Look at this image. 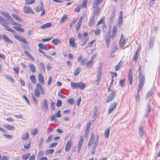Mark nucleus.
<instances>
[{"label": "nucleus", "instance_id": "1", "mask_svg": "<svg viewBox=\"0 0 160 160\" xmlns=\"http://www.w3.org/2000/svg\"><path fill=\"white\" fill-rule=\"evenodd\" d=\"M99 136H97L95 138L94 133L92 132L91 133V137L88 144V147L89 148L91 147V145L93 143V146L91 149V153L92 154H94L96 151V147L98 143L99 140Z\"/></svg>", "mask_w": 160, "mask_h": 160}, {"label": "nucleus", "instance_id": "2", "mask_svg": "<svg viewBox=\"0 0 160 160\" xmlns=\"http://www.w3.org/2000/svg\"><path fill=\"white\" fill-rule=\"evenodd\" d=\"M145 82V78L144 76H142L141 78L139 80V83H138V88L137 92H139L140 91L141 89L143 87Z\"/></svg>", "mask_w": 160, "mask_h": 160}, {"label": "nucleus", "instance_id": "3", "mask_svg": "<svg viewBox=\"0 0 160 160\" xmlns=\"http://www.w3.org/2000/svg\"><path fill=\"white\" fill-rule=\"evenodd\" d=\"M13 37L15 39L21 42H23L25 44L27 43V42L25 38H23L22 36L17 34H14Z\"/></svg>", "mask_w": 160, "mask_h": 160}, {"label": "nucleus", "instance_id": "4", "mask_svg": "<svg viewBox=\"0 0 160 160\" xmlns=\"http://www.w3.org/2000/svg\"><path fill=\"white\" fill-rule=\"evenodd\" d=\"M116 95V93L114 91H113L112 92L109 94L106 99V102H111L115 97Z\"/></svg>", "mask_w": 160, "mask_h": 160}, {"label": "nucleus", "instance_id": "5", "mask_svg": "<svg viewBox=\"0 0 160 160\" xmlns=\"http://www.w3.org/2000/svg\"><path fill=\"white\" fill-rule=\"evenodd\" d=\"M23 9L24 12L26 14L30 13L34 14V13L32 10L29 6H25L23 7Z\"/></svg>", "mask_w": 160, "mask_h": 160}, {"label": "nucleus", "instance_id": "6", "mask_svg": "<svg viewBox=\"0 0 160 160\" xmlns=\"http://www.w3.org/2000/svg\"><path fill=\"white\" fill-rule=\"evenodd\" d=\"M72 142L71 139H69L67 142L65 147V150L66 152H68L71 148Z\"/></svg>", "mask_w": 160, "mask_h": 160}, {"label": "nucleus", "instance_id": "7", "mask_svg": "<svg viewBox=\"0 0 160 160\" xmlns=\"http://www.w3.org/2000/svg\"><path fill=\"white\" fill-rule=\"evenodd\" d=\"M83 136H81L79 142H78V153L79 152L81 148L82 147L83 142Z\"/></svg>", "mask_w": 160, "mask_h": 160}, {"label": "nucleus", "instance_id": "8", "mask_svg": "<svg viewBox=\"0 0 160 160\" xmlns=\"http://www.w3.org/2000/svg\"><path fill=\"white\" fill-rule=\"evenodd\" d=\"M123 12L121 11L119 13V17L118 20V25L120 27L122 23Z\"/></svg>", "mask_w": 160, "mask_h": 160}, {"label": "nucleus", "instance_id": "9", "mask_svg": "<svg viewBox=\"0 0 160 160\" xmlns=\"http://www.w3.org/2000/svg\"><path fill=\"white\" fill-rule=\"evenodd\" d=\"M75 39L74 38H71L69 39V45L72 47L76 48V44L75 42Z\"/></svg>", "mask_w": 160, "mask_h": 160}, {"label": "nucleus", "instance_id": "10", "mask_svg": "<svg viewBox=\"0 0 160 160\" xmlns=\"http://www.w3.org/2000/svg\"><path fill=\"white\" fill-rule=\"evenodd\" d=\"M117 105V104L116 102H114L113 104L111 105L109 108V109L108 111V113L109 114L111 113L113 110L116 108Z\"/></svg>", "mask_w": 160, "mask_h": 160}, {"label": "nucleus", "instance_id": "11", "mask_svg": "<svg viewBox=\"0 0 160 160\" xmlns=\"http://www.w3.org/2000/svg\"><path fill=\"white\" fill-rule=\"evenodd\" d=\"M36 89H38L39 91H40L41 94L44 95L45 93L44 90L43 89L42 86L39 83H38L36 85Z\"/></svg>", "mask_w": 160, "mask_h": 160}, {"label": "nucleus", "instance_id": "12", "mask_svg": "<svg viewBox=\"0 0 160 160\" xmlns=\"http://www.w3.org/2000/svg\"><path fill=\"white\" fill-rule=\"evenodd\" d=\"M128 80L130 84H131L132 81V72L131 69L129 70L128 75Z\"/></svg>", "mask_w": 160, "mask_h": 160}, {"label": "nucleus", "instance_id": "13", "mask_svg": "<svg viewBox=\"0 0 160 160\" xmlns=\"http://www.w3.org/2000/svg\"><path fill=\"white\" fill-rule=\"evenodd\" d=\"M42 108L45 112H47L48 109V101L46 99H44L43 101Z\"/></svg>", "mask_w": 160, "mask_h": 160}, {"label": "nucleus", "instance_id": "14", "mask_svg": "<svg viewBox=\"0 0 160 160\" xmlns=\"http://www.w3.org/2000/svg\"><path fill=\"white\" fill-rule=\"evenodd\" d=\"M52 26V24L51 22H49L42 25L41 26V28L42 29L44 30L46 28L51 27Z\"/></svg>", "mask_w": 160, "mask_h": 160}, {"label": "nucleus", "instance_id": "15", "mask_svg": "<svg viewBox=\"0 0 160 160\" xmlns=\"http://www.w3.org/2000/svg\"><path fill=\"white\" fill-rule=\"evenodd\" d=\"M40 6H37L35 8V10L37 12H39L41 11V9H42L44 7L43 5V2L42 1H41L40 2Z\"/></svg>", "mask_w": 160, "mask_h": 160}, {"label": "nucleus", "instance_id": "16", "mask_svg": "<svg viewBox=\"0 0 160 160\" xmlns=\"http://www.w3.org/2000/svg\"><path fill=\"white\" fill-rule=\"evenodd\" d=\"M126 42V39L123 38V36L122 34L121 36L120 39L119 41V45L121 47H123Z\"/></svg>", "mask_w": 160, "mask_h": 160}, {"label": "nucleus", "instance_id": "17", "mask_svg": "<svg viewBox=\"0 0 160 160\" xmlns=\"http://www.w3.org/2000/svg\"><path fill=\"white\" fill-rule=\"evenodd\" d=\"M39 68L41 72L43 73L45 71V67L42 63H40L39 64Z\"/></svg>", "mask_w": 160, "mask_h": 160}, {"label": "nucleus", "instance_id": "18", "mask_svg": "<svg viewBox=\"0 0 160 160\" xmlns=\"http://www.w3.org/2000/svg\"><path fill=\"white\" fill-rule=\"evenodd\" d=\"M95 21V17L94 16H92L88 22L89 26L92 27Z\"/></svg>", "mask_w": 160, "mask_h": 160}, {"label": "nucleus", "instance_id": "19", "mask_svg": "<svg viewBox=\"0 0 160 160\" xmlns=\"http://www.w3.org/2000/svg\"><path fill=\"white\" fill-rule=\"evenodd\" d=\"M4 27V28L6 30L8 31L14 33L16 32V31L12 29L11 28L6 24H5L3 26Z\"/></svg>", "mask_w": 160, "mask_h": 160}, {"label": "nucleus", "instance_id": "20", "mask_svg": "<svg viewBox=\"0 0 160 160\" xmlns=\"http://www.w3.org/2000/svg\"><path fill=\"white\" fill-rule=\"evenodd\" d=\"M38 46L40 49L46 50H48L50 48H48L46 45H43L42 43H40L38 44Z\"/></svg>", "mask_w": 160, "mask_h": 160}, {"label": "nucleus", "instance_id": "21", "mask_svg": "<svg viewBox=\"0 0 160 160\" xmlns=\"http://www.w3.org/2000/svg\"><path fill=\"white\" fill-rule=\"evenodd\" d=\"M3 126L5 128H7L8 130H14L15 129L14 126L8 124H4Z\"/></svg>", "mask_w": 160, "mask_h": 160}, {"label": "nucleus", "instance_id": "22", "mask_svg": "<svg viewBox=\"0 0 160 160\" xmlns=\"http://www.w3.org/2000/svg\"><path fill=\"white\" fill-rule=\"evenodd\" d=\"M93 60H91L88 62L86 65V67L89 68H92L93 64Z\"/></svg>", "mask_w": 160, "mask_h": 160}, {"label": "nucleus", "instance_id": "23", "mask_svg": "<svg viewBox=\"0 0 160 160\" xmlns=\"http://www.w3.org/2000/svg\"><path fill=\"white\" fill-rule=\"evenodd\" d=\"M103 0H95L94 2V4L93 5V8H96L98 5Z\"/></svg>", "mask_w": 160, "mask_h": 160}, {"label": "nucleus", "instance_id": "24", "mask_svg": "<svg viewBox=\"0 0 160 160\" xmlns=\"http://www.w3.org/2000/svg\"><path fill=\"white\" fill-rule=\"evenodd\" d=\"M11 15L13 18L16 20L20 22H22V20L21 19V18L19 17L18 16L13 13Z\"/></svg>", "mask_w": 160, "mask_h": 160}, {"label": "nucleus", "instance_id": "25", "mask_svg": "<svg viewBox=\"0 0 160 160\" xmlns=\"http://www.w3.org/2000/svg\"><path fill=\"white\" fill-rule=\"evenodd\" d=\"M52 42L53 44L57 45L61 43V40L59 39H54L52 40Z\"/></svg>", "mask_w": 160, "mask_h": 160}, {"label": "nucleus", "instance_id": "26", "mask_svg": "<svg viewBox=\"0 0 160 160\" xmlns=\"http://www.w3.org/2000/svg\"><path fill=\"white\" fill-rule=\"evenodd\" d=\"M38 80L39 82L42 84L44 83L43 78L41 73L38 74Z\"/></svg>", "mask_w": 160, "mask_h": 160}, {"label": "nucleus", "instance_id": "27", "mask_svg": "<svg viewBox=\"0 0 160 160\" xmlns=\"http://www.w3.org/2000/svg\"><path fill=\"white\" fill-rule=\"evenodd\" d=\"M110 129L108 128L105 130L104 134L105 138H107L109 137L110 133Z\"/></svg>", "mask_w": 160, "mask_h": 160}, {"label": "nucleus", "instance_id": "28", "mask_svg": "<svg viewBox=\"0 0 160 160\" xmlns=\"http://www.w3.org/2000/svg\"><path fill=\"white\" fill-rule=\"evenodd\" d=\"M118 46L117 44H114L112 45V52H115L118 51Z\"/></svg>", "mask_w": 160, "mask_h": 160}, {"label": "nucleus", "instance_id": "29", "mask_svg": "<svg viewBox=\"0 0 160 160\" xmlns=\"http://www.w3.org/2000/svg\"><path fill=\"white\" fill-rule=\"evenodd\" d=\"M29 137V133L27 132L22 136V140L28 139Z\"/></svg>", "mask_w": 160, "mask_h": 160}, {"label": "nucleus", "instance_id": "30", "mask_svg": "<svg viewBox=\"0 0 160 160\" xmlns=\"http://www.w3.org/2000/svg\"><path fill=\"white\" fill-rule=\"evenodd\" d=\"M6 21L7 20H5L3 18L0 16V23L2 24V26L5 24H8V23Z\"/></svg>", "mask_w": 160, "mask_h": 160}, {"label": "nucleus", "instance_id": "31", "mask_svg": "<svg viewBox=\"0 0 160 160\" xmlns=\"http://www.w3.org/2000/svg\"><path fill=\"white\" fill-rule=\"evenodd\" d=\"M85 87L86 85L85 84L82 82H78V88H79L80 89H83Z\"/></svg>", "mask_w": 160, "mask_h": 160}, {"label": "nucleus", "instance_id": "32", "mask_svg": "<svg viewBox=\"0 0 160 160\" xmlns=\"http://www.w3.org/2000/svg\"><path fill=\"white\" fill-rule=\"evenodd\" d=\"M102 77V75L98 74L97 77V79L96 82V84L98 85L100 82L101 78Z\"/></svg>", "mask_w": 160, "mask_h": 160}, {"label": "nucleus", "instance_id": "33", "mask_svg": "<svg viewBox=\"0 0 160 160\" xmlns=\"http://www.w3.org/2000/svg\"><path fill=\"white\" fill-rule=\"evenodd\" d=\"M139 135L141 137L142 136L144 133L143 127L140 126L139 128Z\"/></svg>", "mask_w": 160, "mask_h": 160}, {"label": "nucleus", "instance_id": "34", "mask_svg": "<svg viewBox=\"0 0 160 160\" xmlns=\"http://www.w3.org/2000/svg\"><path fill=\"white\" fill-rule=\"evenodd\" d=\"M3 38L4 40L7 41L9 42L12 43L13 42L9 39L8 37L5 34L2 35Z\"/></svg>", "mask_w": 160, "mask_h": 160}, {"label": "nucleus", "instance_id": "35", "mask_svg": "<svg viewBox=\"0 0 160 160\" xmlns=\"http://www.w3.org/2000/svg\"><path fill=\"white\" fill-rule=\"evenodd\" d=\"M29 66L32 72H36L35 67L33 64H30Z\"/></svg>", "mask_w": 160, "mask_h": 160}, {"label": "nucleus", "instance_id": "36", "mask_svg": "<svg viewBox=\"0 0 160 160\" xmlns=\"http://www.w3.org/2000/svg\"><path fill=\"white\" fill-rule=\"evenodd\" d=\"M30 79L31 81L34 84H35L36 82V79L34 75H32L30 77Z\"/></svg>", "mask_w": 160, "mask_h": 160}, {"label": "nucleus", "instance_id": "37", "mask_svg": "<svg viewBox=\"0 0 160 160\" xmlns=\"http://www.w3.org/2000/svg\"><path fill=\"white\" fill-rule=\"evenodd\" d=\"M102 64H100L99 65L98 69V74L102 75Z\"/></svg>", "mask_w": 160, "mask_h": 160}, {"label": "nucleus", "instance_id": "38", "mask_svg": "<svg viewBox=\"0 0 160 160\" xmlns=\"http://www.w3.org/2000/svg\"><path fill=\"white\" fill-rule=\"evenodd\" d=\"M96 8L94 9L93 11V16H94L95 17V16H96L97 15L98 13L100 12V9L98 8Z\"/></svg>", "mask_w": 160, "mask_h": 160}, {"label": "nucleus", "instance_id": "39", "mask_svg": "<svg viewBox=\"0 0 160 160\" xmlns=\"http://www.w3.org/2000/svg\"><path fill=\"white\" fill-rule=\"evenodd\" d=\"M25 4L27 5H30L34 3L35 0H25Z\"/></svg>", "mask_w": 160, "mask_h": 160}, {"label": "nucleus", "instance_id": "40", "mask_svg": "<svg viewBox=\"0 0 160 160\" xmlns=\"http://www.w3.org/2000/svg\"><path fill=\"white\" fill-rule=\"evenodd\" d=\"M13 28L16 30L18 31H19L21 32H24V30L18 26H14Z\"/></svg>", "mask_w": 160, "mask_h": 160}, {"label": "nucleus", "instance_id": "41", "mask_svg": "<svg viewBox=\"0 0 160 160\" xmlns=\"http://www.w3.org/2000/svg\"><path fill=\"white\" fill-rule=\"evenodd\" d=\"M81 70V68H77L74 72V75L75 76H77L80 72Z\"/></svg>", "mask_w": 160, "mask_h": 160}, {"label": "nucleus", "instance_id": "42", "mask_svg": "<svg viewBox=\"0 0 160 160\" xmlns=\"http://www.w3.org/2000/svg\"><path fill=\"white\" fill-rule=\"evenodd\" d=\"M71 86L72 88H78V82L74 83L72 82L71 83Z\"/></svg>", "mask_w": 160, "mask_h": 160}, {"label": "nucleus", "instance_id": "43", "mask_svg": "<svg viewBox=\"0 0 160 160\" xmlns=\"http://www.w3.org/2000/svg\"><path fill=\"white\" fill-rule=\"evenodd\" d=\"M38 131L37 128H35L32 130L31 132V134L33 136H35L37 133Z\"/></svg>", "mask_w": 160, "mask_h": 160}, {"label": "nucleus", "instance_id": "44", "mask_svg": "<svg viewBox=\"0 0 160 160\" xmlns=\"http://www.w3.org/2000/svg\"><path fill=\"white\" fill-rule=\"evenodd\" d=\"M34 94L35 96L38 98H39L40 96V92L39 91L38 89H36L34 90Z\"/></svg>", "mask_w": 160, "mask_h": 160}, {"label": "nucleus", "instance_id": "45", "mask_svg": "<svg viewBox=\"0 0 160 160\" xmlns=\"http://www.w3.org/2000/svg\"><path fill=\"white\" fill-rule=\"evenodd\" d=\"M68 18L67 16L65 15L62 17L61 18V20L60 21V22L61 23H63Z\"/></svg>", "mask_w": 160, "mask_h": 160}, {"label": "nucleus", "instance_id": "46", "mask_svg": "<svg viewBox=\"0 0 160 160\" xmlns=\"http://www.w3.org/2000/svg\"><path fill=\"white\" fill-rule=\"evenodd\" d=\"M54 152V150L53 149H48L46 150L45 152L46 154H52Z\"/></svg>", "mask_w": 160, "mask_h": 160}, {"label": "nucleus", "instance_id": "47", "mask_svg": "<svg viewBox=\"0 0 160 160\" xmlns=\"http://www.w3.org/2000/svg\"><path fill=\"white\" fill-rule=\"evenodd\" d=\"M122 66L121 62L120 61L118 64L115 67V69L116 71H118L120 69V67Z\"/></svg>", "mask_w": 160, "mask_h": 160}, {"label": "nucleus", "instance_id": "48", "mask_svg": "<svg viewBox=\"0 0 160 160\" xmlns=\"http://www.w3.org/2000/svg\"><path fill=\"white\" fill-rule=\"evenodd\" d=\"M5 77L7 79H8L9 81L11 82H14V80L13 78L12 77L7 76Z\"/></svg>", "mask_w": 160, "mask_h": 160}, {"label": "nucleus", "instance_id": "49", "mask_svg": "<svg viewBox=\"0 0 160 160\" xmlns=\"http://www.w3.org/2000/svg\"><path fill=\"white\" fill-rule=\"evenodd\" d=\"M1 14L8 18V19H9V18L11 17L7 12H2Z\"/></svg>", "mask_w": 160, "mask_h": 160}, {"label": "nucleus", "instance_id": "50", "mask_svg": "<svg viewBox=\"0 0 160 160\" xmlns=\"http://www.w3.org/2000/svg\"><path fill=\"white\" fill-rule=\"evenodd\" d=\"M30 153H28L27 154H24L22 156V158L24 159H27L30 156Z\"/></svg>", "mask_w": 160, "mask_h": 160}, {"label": "nucleus", "instance_id": "51", "mask_svg": "<svg viewBox=\"0 0 160 160\" xmlns=\"http://www.w3.org/2000/svg\"><path fill=\"white\" fill-rule=\"evenodd\" d=\"M154 44V41L153 40H151L149 42V48H152Z\"/></svg>", "mask_w": 160, "mask_h": 160}, {"label": "nucleus", "instance_id": "52", "mask_svg": "<svg viewBox=\"0 0 160 160\" xmlns=\"http://www.w3.org/2000/svg\"><path fill=\"white\" fill-rule=\"evenodd\" d=\"M31 143L30 142L29 143H26L24 145V147L26 149H28L30 147Z\"/></svg>", "mask_w": 160, "mask_h": 160}, {"label": "nucleus", "instance_id": "53", "mask_svg": "<svg viewBox=\"0 0 160 160\" xmlns=\"http://www.w3.org/2000/svg\"><path fill=\"white\" fill-rule=\"evenodd\" d=\"M7 21H8V20H7ZM8 21H10L11 24L12 25H16L17 24V23L14 21L13 20L11 17L9 18V19H8Z\"/></svg>", "mask_w": 160, "mask_h": 160}, {"label": "nucleus", "instance_id": "54", "mask_svg": "<svg viewBox=\"0 0 160 160\" xmlns=\"http://www.w3.org/2000/svg\"><path fill=\"white\" fill-rule=\"evenodd\" d=\"M88 60L87 58L83 59L80 62V64L82 65H85V63L87 62Z\"/></svg>", "mask_w": 160, "mask_h": 160}, {"label": "nucleus", "instance_id": "55", "mask_svg": "<svg viewBox=\"0 0 160 160\" xmlns=\"http://www.w3.org/2000/svg\"><path fill=\"white\" fill-rule=\"evenodd\" d=\"M67 102L71 105H72L75 102L73 98H71Z\"/></svg>", "mask_w": 160, "mask_h": 160}, {"label": "nucleus", "instance_id": "56", "mask_svg": "<svg viewBox=\"0 0 160 160\" xmlns=\"http://www.w3.org/2000/svg\"><path fill=\"white\" fill-rule=\"evenodd\" d=\"M50 101L51 102V109L52 110H53L54 109V107L55 105V103L54 102H53V101L52 100H51Z\"/></svg>", "mask_w": 160, "mask_h": 160}, {"label": "nucleus", "instance_id": "57", "mask_svg": "<svg viewBox=\"0 0 160 160\" xmlns=\"http://www.w3.org/2000/svg\"><path fill=\"white\" fill-rule=\"evenodd\" d=\"M139 93L138 92H137L136 96L135 98L137 102H139L140 101V96Z\"/></svg>", "mask_w": 160, "mask_h": 160}, {"label": "nucleus", "instance_id": "58", "mask_svg": "<svg viewBox=\"0 0 160 160\" xmlns=\"http://www.w3.org/2000/svg\"><path fill=\"white\" fill-rule=\"evenodd\" d=\"M52 136H53L52 135H50L47 138V139L46 141V143L49 142L51 140V139L52 137Z\"/></svg>", "mask_w": 160, "mask_h": 160}, {"label": "nucleus", "instance_id": "59", "mask_svg": "<svg viewBox=\"0 0 160 160\" xmlns=\"http://www.w3.org/2000/svg\"><path fill=\"white\" fill-rule=\"evenodd\" d=\"M91 125V121H90L88 122V124L86 126V129H88L90 130Z\"/></svg>", "mask_w": 160, "mask_h": 160}, {"label": "nucleus", "instance_id": "60", "mask_svg": "<svg viewBox=\"0 0 160 160\" xmlns=\"http://www.w3.org/2000/svg\"><path fill=\"white\" fill-rule=\"evenodd\" d=\"M62 102L60 100H58V101L57 103H56V106L57 107H58L61 106L62 105Z\"/></svg>", "mask_w": 160, "mask_h": 160}, {"label": "nucleus", "instance_id": "61", "mask_svg": "<svg viewBox=\"0 0 160 160\" xmlns=\"http://www.w3.org/2000/svg\"><path fill=\"white\" fill-rule=\"evenodd\" d=\"M95 33V35H98L100 34V31L99 28H97L96 30Z\"/></svg>", "mask_w": 160, "mask_h": 160}, {"label": "nucleus", "instance_id": "62", "mask_svg": "<svg viewBox=\"0 0 160 160\" xmlns=\"http://www.w3.org/2000/svg\"><path fill=\"white\" fill-rule=\"evenodd\" d=\"M81 8L80 6L78 5L75 9V12H79Z\"/></svg>", "mask_w": 160, "mask_h": 160}, {"label": "nucleus", "instance_id": "63", "mask_svg": "<svg viewBox=\"0 0 160 160\" xmlns=\"http://www.w3.org/2000/svg\"><path fill=\"white\" fill-rule=\"evenodd\" d=\"M125 81V79H124L123 80H120L119 83L122 87H124L123 83H124Z\"/></svg>", "mask_w": 160, "mask_h": 160}, {"label": "nucleus", "instance_id": "64", "mask_svg": "<svg viewBox=\"0 0 160 160\" xmlns=\"http://www.w3.org/2000/svg\"><path fill=\"white\" fill-rule=\"evenodd\" d=\"M60 112L61 111L60 110H58V112H57V113L56 114V116L58 118H60L61 117V115L60 114Z\"/></svg>", "mask_w": 160, "mask_h": 160}]
</instances>
